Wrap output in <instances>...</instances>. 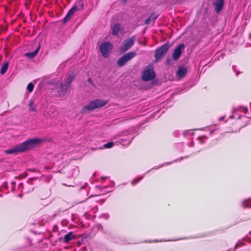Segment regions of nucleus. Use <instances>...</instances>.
Masks as SVG:
<instances>
[{
	"label": "nucleus",
	"mask_w": 251,
	"mask_h": 251,
	"mask_svg": "<svg viewBox=\"0 0 251 251\" xmlns=\"http://www.w3.org/2000/svg\"><path fill=\"white\" fill-rule=\"evenodd\" d=\"M41 142V140L40 139H30L25 141L22 144L15 146L11 149L5 150L4 152L6 154H17L18 153L24 152L28 150L33 149Z\"/></svg>",
	"instance_id": "obj_1"
},
{
	"label": "nucleus",
	"mask_w": 251,
	"mask_h": 251,
	"mask_svg": "<svg viewBox=\"0 0 251 251\" xmlns=\"http://www.w3.org/2000/svg\"><path fill=\"white\" fill-rule=\"evenodd\" d=\"M107 101L106 100H102L100 99H96L94 100L91 101L87 105L84 106L81 109V112L85 113L87 111H92L94 110L101 108L106 104Z\"/></svg>",
	"instance_id": "obj_2"
},
{
	"label": "nucleus",
	"mask_w": 251,
	"mask_h": 251,
	"mask_svg": "<svg viewBox=\"0 0 251 251\" xmlns=\"http://www.w3.org/2000/svg\"><path fill=\"white\" fill-rule=\"evenodd\" d=\"M169 48V43L167 42L156 50L154 56L156 61L164 57Z\"/></svg>",
	"instance_id": "obj_3"
},
{
	"label": "nucleus",
	"mask_w": 251,
	"mask_h": 251,
	"mask_svg": "<svg viewBox=\"0 0 251 251\" xmlns=\"http://www.w3.org/2000/svg\"><path fill=\"white\" fill-rule=\"evenodd\" d=\"M136 55L134 51H131L125 54L122 57L119 58L117 61V64L119 67L123 66L128 61L131 59Z\"/></svg>",
	"instance_id": "obj_4"
},
{
	"label": "nucleus",
	"mask_w": 251,
	"mask_h": 251,
	"mask_svg": "<svg viewBox=\"0 0 251 251\" xmlns=\"http://www.w3.org/2000/svg\"><path fill=\"white\" fill-rule=\"evenodd\" d=\"M135 37L132 36L124 40L122 46L120 48V51L123 53L129 50L134 44Z\"/></svg>",
	"instance_id": "obj_5"
},
{
	"label": "nucleus",
	"mask_w": 251,
	"mask_h": 251,
	"mask_svg": "<svg viewBox=\"0 0 251 251\" xmlns=\"http://www.w3.org/2000/svg\"><path fill=\"white\" fill-rule=\"evenodd\" d=\"M112 49V44L110 42L102 43L100 46V50L102 56L104 57L108 56V53Z\"/></svg>",
	"instance_id": "obj_6"
},
{
	"label": "nucleus",
	"mask_w": 251,
	"mask_h": 251,
	"mask_svg": "<svg viewBox=\"0 0 251 251\" xmlns=\"http://www.w3.org/2000/svg\"><path fill=\"white\" fill-rule=\"evenodd\" d=\"M155 74L152 69H147L144 71L142 75V79L144 81H148L154 78Z\"/></svg>",
	"instance_id": "obj_7"
},
{
	"label": "nucleus",
	"mask_w": 251,
	"mask_h": 251,
	"mask_svg": "<svg viewBox=\"0 0 251 251\" xmlns=\"http://www.w3.org/2000/svg\"><path fill=\"white\" fill-rule=\"evenodd\" d=\"M185 48V45L182 43L176 47L172 53V57L174 60L176 61L180 56L182 50Z\"/></svg>",
	"instance_id": "obj_8"
},
{
	"label": "nucleus",
	"mask_w": 251,
	"mask_h": 251,
	"mask_svg": "<svg viewBox=\"0 0 251 251\" xmlns=\"http://www.w3.org/2000/svg\"><path fill=\"white\" fill-rule=\"evenodd\" d=\"M83 8V3L80 1H76L75 4L73 5L72 8L69 11V12L73 15L78 11L82 9Z\"/></svg>",
	"instance_id": "obj_9"
},
{
	"label": "nucleus",
	"mask_w": 251,
	"mask_h": 251,
	"mask_svg": "<svg viewBox=\"0 0 251 251\" xmlns=\"http://www.w3.org/2000/svg\"><path fill=\"white\" fill-rule=\"evenodd\" d=\"M224 0H217L214 3L215 10L217 13L220 12L224 6Z\"/></svg>",
	"instance_id": "obj_10"
},
{
	"label": "nucleus",
	"mask_w": 251,
	"mask_h": 251,
	"mask_svg": "<svg viewBox=\"0 0 251 251\" xmlns=\"http://www.w3.org/2000/svg\"><path fill=\"white\" fill-rule=\"evenodd\" d=\"M75 235L74 234L72 231H70L64 236L63 242L68 243L71 240L75 239Z\"/></svg>",
	"instance_id": "obj_11"
},
{
	"label": "nucleus",
	"mask_w": 251,
	"mask_h": 251,
	"mask_svg": "<svg viewBox=\"0 0 251 251\" xmlns=\"http://www.w3.org/2000/svg\"><path fill=\"white\" fill-rule=\"evenodd\" d=\"M70 85L65 83V84L60 83L59 84L60 92L63 95L66 93L67 90L70 87Z\"/></svg>",
	"instance_id": "obj_12"
},
{
	"label": "nucleus",
	"mask_w": 251,
	"mask_h": 251,
	"mask_svg": "<svg viewBox=\"0 0 251 251\" xmlns=\"http://www.w3.org/2000/svg\"><path fill=\"white\" fill-rule=\"evenodd\" d=\"M187 73V70L184 67H179L177 72V75L179 77H183Z\"/></svg>",
	"instance_id": "obj_13"
},
{
	"label": "nucleus",
	"mask_w": 251,
	"mask_h": 251,
	"mask_svg": "<svg viewBox=\"0 0 251 251\" xmlns=\"http://www.w3.org/2000/svg\"><path fill=\"white\" fill-rule=\"evenodd\" d=\"M158 16L156 15L155 14H151L150 17L146 20L145 24L147 25H149L151 21H153V23L155 22L156 19L157 18Z\"/></svg>",
	"instance_id": "obj_14"
},
{
	"label": "nucleus",
	"mask_w": 251,
	"mask_h": 251,
	"mask_svg": "<svg viewBox=\"0 0 251 251\" xmlns=\"http://www.w3.org/2000/svg\"><path fill=\"white\" fill-rule=\"evenodd\" d=\"M40 49V46L38 47L37 49L32 52H27L25 56L30 58H33L38 53Z\"/></svg>",
	"instance_id": "obj_15"
},
{
	"label": "nucleus",
	"mask_w": 251,
	"mask_h": 251,
	"mask_svg": "<svg viewBox=\"0 0 251 251\" xmlns=\"http://www.w3.org/2000/svg\"><path fill=\"white\" fill-rule=\"evenodd\" d=\"M121 25L119 24H116L112 29V34L117 35L121 30Z\"/></svg>",
	"instance_id": "obj_16"
},
{
	"label": "nucleus",
	"mask_w": 251,
	"mask_h": 251,
	"mask_svg": "<svg viewBox=\"0 0 251 251\" xmlns=\"http://www.w3.org/2000/svg\"><path fill=\"white\" fill-rule=\"evenodd\" d=\"M9 66V63L8 62H5L3 63L2 66L0 70V74L3 75H4L6 72L7 71Z\"/></svg>",
	"instance_id": "obj_17"
},
{
	"label": "nucleus",
	"mask_w": 251,
	"mask_h": 251,
	"mask_svg": "<svg viewBox=\"0 0 251 251\" xmlns=\"http://www.w3.org/2000/svg\"><path fill=\"white\" fill-rule=\"evenodd\" d=\"M28 105L29 106V111H33V112H36V106L34 103L33 101L31 100L28 103Z\"/></svg>",
	"instance_id": "obj_18"
},
{
	"label": "nucleus",
	"mask_w": 251,
	"mask_h": 251,
	"mask_svg": "<svg viewBox=\"0 0 251 251\" xmlns=\"http://www.w3.org/2000/svg\"><path fill=\"white\" fill-rule=\"evenodd\" d=\"M75 77V75H74V74L69 75L67 80H66V83L70 86L72 82L74 79Z\"/></svg>",
	"instance_id": "obj_19"
},
{
	"label": "nucleus",
	"mask_w": 251,
	"mask_h": 251,
	"mask_svg": "<svg viewBox=\"0 0 251 251\" xmlns=\"http://www.w3.org/2000/svg\"><path fill=\"white\" fill-rule=\"evenodd\" d=\"M73 16V15L72 14H71L69 12H68L67 14L66 15V16L63 19V23H67L69 20H70V19L71 18V17Z\"/></svg>",
	"instance_id": "obj_20"
},
{
	"label": "nucleus",
	"mask_w": 251,
	"mask_h": 251,
	"mask_svg": "<svg viewBox=\"0 0 251 251\" xmlns=\"http://www.w3.org/2000/svg\"><path fill=\"white\" fill-rule=\"evenodd\" d=\"M114 145L113 142H109L103 145V147L105 149H109L112 148Z\"/></svg>",
	"instance_id": "obj_21"
},
{
	"label": "nucleus",
	"mask_w": 251,
	"mask_h": 251,
	"mask_svg": "<svg viewBox=\"0 0 251 251\" xmlns=\"http://www.w3.org/2000/svg\"><path fill=\"white\" fill-rule=\"evenodd\" d=\"M34 88V85L32 83H29L27 86V90L30 93L31 92Z\"/></svg>",
	"instance_id": "obj_22"
},
{
	"label": "nucleus",
	"mask_w": 251,
	"mask_h": 251,
	"mask_svg": "<svg viewBox=\"0 0 251 251\" xmlns=\"http://www.w3.org/2000/svg\"><path fill=\"white\" fill-rule=\"evenodd\" d=\"M140 178L135 179L131 181V184L133 185H135V184H137L140 181Z\"/></svg>",
	"instance_id": "obj_23"
},
{
	"label": "nucleus",
	"mask_w": 251,
	"mask_h": 251,
	"mask_svg": "<svg viewBox=\"0 0 251 251\" xmlns=\"http://www.w3.org/2000/svg\"><path fill=\"white\" fill-rule=\"evenodd\" d=\"M88 82H89L90 84H91L92 85L93 84V81H92V79L91 78H89L88 79Z\"/></svg>",
	"instance_id": "obj_24"
},
{
	"label": "nucleus",
	"mask_w": 251,
	"mask_h": 251,
	"mask_svg": "<svg viewBox=\"0 0 251 251\" xmlns=\"http://www.w3.org/2000/svg\"><path fill=\"white\" fill-rule=\"evenodd\" d=\"M166 62H167V64H171L170 59H167L166 60Z\"/></svg>",
	"instance_id": "obj_25"
},
{
	"label": "nucleus",
	"mask_w": 251,
	"mask_h": 251,
	"mask_svg": "<svg viewBox=\"0 0 251 251\" xmlns=\"http://www.w3.org/2000/svg\"><path fill=\"white\" fill-rule=\"evenodd\" d=\"M18 197H22V194H19V195H18Z\"/></svg>",
	"instance_id": "obj_26"
},
{
	"label": "nucleus",
	"mask_w": 251,
	"mask_h": 251,
	"mask_svg": "<svg viewBox=\"0 0 251 251\" xmlns=\"http://www.w3.org/2000/svg\"><path fill=\"white\" fill-rule=\"evenodd\" d=\"M3 197V196L0 194V197Z\"/></svg>",
	"instance_id": "obj_27"
},
{
	"label": "nucleus",
	"mask_w": 251,
	"mask_h": 251,
	"mask_svg": "<svg viewBox=\"0 0 251 251\" xmlns=\"http://www.w3.org/2000/svg\"><path fill=\"white\" fill-rule=\"evenodd\" d=\"M250 37H251V34H250Z\"/></svg>",
	"instance_id": "obj_28"
}]
</instances>
